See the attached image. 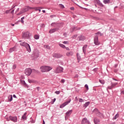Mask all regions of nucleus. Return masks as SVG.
Listing matches in <instances>:
<instances>
[{
    "instance_id": "15",
    "label": "nucleus",
    "mask_w": 124,
    "mask_h": 124,
    "mask_svg": "<svg viewBox=\"0 0 124 124\" xmlns=\"http://www.w3.org/2000/svg\"><path fill=\"white\" fill-rule=\"evenodd\" d=\"M59 31V29L58 28H54L53 29H51L49 32V33H54V32H56V31Z\"/></svg>"
},
{
    "instance_id": "60",
    "label": "nucleus",
    "mask_w": 124,
    "mask_h": 124,
    "mask_svg": "<svg viewBox=\"0 0 124 124\" xmlns=\"http://www.w3.org/2000/svg\"><path fill=\"white\" fill-rule=\"evenodd\" d=\"M43 124H45V121H44V120L43 121Z\"/></svg>"
},
{
    "instance_id": "29",
    "label": "nucleus",
    "mask_w": 124,
    "mask_h": 124,
    "mask_svg": "<svg viewBox=\"0 0 124 124\" xmlns=\"http://www.w3.org/2000/svg\"><path fill=\"white\" fill-rule=\"evenodd\" d=\"M95 34L99 35L100 36H102V35H103V34L101 33L100 31H98V32L95 33Z\"/></svg>"
},
{
    "instance_id": "58",
    "label": "nucleus",
    "mask_w": 124,
    "mask_h": 124,
    "mask_svg": "<svg viewBox=\"0 0 124 124\" xmlns=\"http://www.w3.org/2000/svg\"><path fill=\"white\" fill-rule=\"evenodd\" d=\"M121 93L124 94V90H123V91L121 92Z\"/></svg>"
},
{
    "instance_id": "16",
    "label": "nucleus",
    "mask_w": 124,
    "mask_h": 124,
    "mask_svg": "<svg viewBox=\"0 0 124 124\" xmlns=\"http://www.w3.org/2000/svg\"><path fill=\"white\" fill-rule=\"evenodd\" d=\"M87 48H88L87 45H84L82 47V51L85 55H86V50H87Z\"/></svg>"
},
{
    "instance_id": "48",
    "label": "nucleus",
    "mask_w": 124,
    "mask_h": 124,
    "mask_svg": "<svg viewBox=\"0 0 124 124\" xmlns=\"http://www.w3.org/2000/svg\"><path fill=\"white\" fill-rule=\"evenodd\" d=\"M99 114H100L101 116H101V118H103V114H102L100 112H99Z\"/></svg>"
},
{
    "instance_id": "43",
    "label": "nucleus",
    "mask_w": 124,
    "mask_h": 124,
    "mask_svg": "<svg viewBox=\"0 0 124 124\" xmlns=\"http://www.w3.org/2000/svg\"><path fill=\"white\" fill-rule=\"evenodd\" d=\"M61 83H62V84H63L65 82V80H64V79H62V80H61Z\"/></svg>"
},
{
    "instance_id": "33",
    "label": "nucleus",
    "mask_w": 124,
    "mask_h": 124,
    "mask_svg": "<svg viewBox=\"0 0 124 124\" xmlns=\"http://www.w3.org/2000/svg\"><path fill=\"white\" fill-rule=\"evenodd\" d=\"M103 2L104 3H105V4H107V3H109V0H104Z\"/></svg>"
},
{
    "instance_id": "30",
    "label": "nucleus",
    "mask_w": 124,
    "mask_h": 124,
    "mask_svg": "<svg viewBox=\"0 0 124 124\" xmlns=\"http://www.w3.org/2000/svg\"><path fill=\"white\" fill-rule=\"evenodd\" d=\"M44 48H46V49H48V50H50L51 49V47L49 46V45H45Z\"/></svg>"
},
{
    "instance_id": "55",
    "label": "nucleus",
    "mask_w": 124,
    "mask_h": 124,
    "mask_svg": "<svg viewBox=\"0 0 124 124\" xmlns=\"http://www.w3.org/2000/svg\"><path fill=\"white\" fill-rule=\"evenodd\" d=\"M75 99H76V100H77V101H78V97H76Z\"/></svg>"
},
{
    "instance_id": "38",
    "label": "nucleus",
    "mask_w": 124,
    "mask_h": 124,
    "mask_svg": "<svg viewBox=\"0 0 124 124\" xmlns=\"http://www.w3.org/2000/svg\"><path fill=\"white\" fill-rule=\"evenodd\" d=\"M118 117H119V114H117L115 115V117L114 118V120H116V119H117Z\"/></svg>"
},
{
    "instance_id": "27",
    "label": "nucleus",
    "mask_w": 124,
    "mask_h": 124,
    "mask_svg": "<svg viewBox=\"0 0 124 124\" xmlns=\"http://www.w3.org/2000/svg\"><path fill=\"white\" fill-rule=\"evenodd\" d=\"M40 7H35L34 8V9H35V10L36 11H39V12H41V10L40 9Z\"/></svg>"
},
{
    "instance_id": "54",
    "label": "nucleus",
    "mask_w": 124,
    "mask_h": 124,
    "mask_svg": "<svg viewBox=\"0 0 124 124\" xmlns=\"http://www.w3.org/2000/svg\"><path fill=\"white\" fill-rule=\"evenodd\" d=\"M13 97H14L15 98H16V95H15V94H14L13 95Z\"/></svg>"
},
{
    "instance_id": "13",
    "label": "nucleus",
    "mask_w": 124,
    "mask_h": 124,
    "mask_svg": "<svg viewBox=\"0 0 124 124\" xmlns=\"http://www.w3.org/2000/svg\"><path fill=\"white\" fill-rule=\"evenodd\" d=\"M78 39L79 41H84V40H85V39H86V37H85V36H82V35H80L78 37Z\"/></svg>"
},
{
    "instance_id": "47",
    "label": "nucleus",
    "mask_w": 124,
    "mask_h": 124,
    "mask_svg": "<svg viewBox=\"0 0 124 124\" xmlns=\"http://www.w3.org/2000/svg\"><path fill=\"white\" fill-rule=\"evenodd\" d=\"M31 123H32V124H34V123H35V121L31 120Z\"/></svg>"
},
{
    "instance_id": "8",
    "label": "nucleus",
    "mask_w": 124,
    "mask_h": 124,
    "mask_svg": "<svg viewBox=\"0 0 124 124\" xmlns=\"http://www.w3.org/2000/svg\"><path fill=\"white\" fill-rule=\"evenodd\" d=\"M81 124H91V123L86 118H83L81 121Z\"/></svg>"
},
{
    "instance_id": "64",
    "label": "nucleus",
    "mask_w": 124,
    "mask_h": 124,
    "mask_svg": "<svg viewBox=\"0 0 124 124\" xmlns=\"http://www.w3.org/2000/svg\"><path fill=\"white\" fill-rule=\"evenodd\" d=\"M19 22H20V21H18L17 22H16V24H18V23H19Z\"/></svg>"
},
{
    "instance_id": "39",
    "label": "nucleus",
    "mask_w": 124,
    "mask_h": 124,
    "mask_svg": "<svg viewBox=\"0 0 124 124\" xmlns=\"http://www.w3.org/2000/svg\"><path fill=\"white\" fill-rule=\"evenodd\" d=\"M85 87L86 89H87V90L89 91V85H88V84H85Z\"/></svg>"
},
{
    "instance_id": "32",
    "label": "nucleus",
    "mask_w": 124,
    "mask_h": 124,
    "mask_svg": "<svg viewBox=\"0 0 124 124\" xmlns=\"http://www.w3.org/2000/svg\"><path fill=\"white\" fill-rule=\"evenodd\" d=\"M34 38L35 39H39V35H35L34 36Z\"/></svg>"
},
{
    "instance_id": "14",
    "label": "nucleus",
    "mask_w": 124,
    "mask_h": 124,
    "mask_svg": "<svg viewBox=\"0 0 124 124\" xmlns=\"http://www.w3.org/2000/svg\"><path fill=\"white\" fill-rule=\"evenodd\" d=\"M93 122L95 124H99L100 121H99V119H98V118L94 117L93 119Z\"/></svg>"
},
{
    "instance_id": "31",
    "label": "nucleus",
    "mask_w": 124,
    "mask_h": 124,
    "mask_svg": "<svg viewBox=\"0 0 124 124\" xmlns=\"http://www.w3.org/2000/svg\"><path fill=\"white\" fill-rule=\"evenodd\" d=\"M58 24L53 22L52 23H51V27H54V28H56V26H57Z\"/></svg>"
},
{
    "instance_id": "5",
    "label": "nucleus",
    "mask_w": 124,
    "mask_h": 124,
    "mask_svg": "<svg viewBox=\"0 0 124 124\" xmlns=\"http://www.w3.org/2000/svg\"><path fill=\"white\" fill-rule=\"evenodd\" d=\"M63 68L59 66L54 71L55 73H62L63 72Z\"/></svg>"
},
{
    "instance_id": "4",
    "label": "nucleus",
    "mask_w": 124,
    "mask_h": 124,
    "mask_svg": "<svg viewBox=\"0 0 124 124\" xmlns=\"http://www.w3.org/2000/svg\"><path fill=\"white\" fill-rule=\"evenodd\" d=\"M31 34L30 33V32H23L22 33V38L23 39H30Z\"/></svg>"
},
{
    "instance_id": "62",
    "label": "nucleus",
    "mask_w": 124,
    "mask_h": 124,
    "mask_svg": "<svg viewBox=\"0 0 124 124\" xmlns=\"http://www.w3.org/2000/svg\"><path fill=\"white\" fill-rule=\"evenodd\" d=\"M96 70V69L94 68L93 69V71H95Z\"/></svg>"
},
{
    "instance_id": "35",
    "label": "nucleus",
    "mask_w": 124,
    "mask_h": 124,
    "mask_svg": "<svg viewBox=\"0 0 124 124\" xmlns=\"http://www.w3.org/2000/svg\"><path fill=\"white\" fill-rule=\"evenodd\" d=\"M99 82L100 83H101V84H102L103 85L105 83L104 80L101 79H99Z\"/></svg>"
},
{
    "instance_id": "44",
    "label": "nucleus",
    "mask_w": 124,
    "mask_h": 124,
    "mask_svg": "<svg viewBox=\"0 0 124 124\" xmlns=\"http://www.w3.org/2000/svg\"><path fill=\"white\" fill-rule=\"evenodd\" d=\"M65 49H66V50H67V51H69V47H66L65 46Z\"/></svg>"
},
{
    "instance_id": "59",
    "label": "nucleus",
    "mask_w": 124,
    "mask_h": 124,
    "mask_svg": "<svg viewBox=\"0 0 124 124\" xmlns=\"http://www.w3.org/2000/svg\"><path fill=\"white\" fill-rule=\"evenodd\" d=\"M42 12H43V13H45L46 12L45 10H43V11H42Z\"/></svg>"
},
{
    "instance_id": "36",
    "label": "nucleus",
    "mask_w": 124,
    "mask_h": 124,
    "mask_svg": "<svg viewBox=\"0 0 124 124\" xmlns=\"http://www.w3.org/2000/svg\"><path fill=\"white\" fill-rule=\"evenodd\" d=\"M60 7L61 8H62V9H63V8H64V6L62 4H60Z\"/></svg>"
},
{
    "instance_id": "57",
    "label": "nucleus",
    "mask_w": 124,
    "mask_h": 124,
    "mask_svg": "<svg viewBox=\"0 0 124 124\" xmlns=\"http://www.w3.org/2000/svg\"><path fill=\"white\" fill-rule=\"evenodd\" d=\"M11 25L12 26V27H14V26L15 25V24L11 23Z\"/></svg>"
},
{
    "instance_id": "18",
    "label": "nucleus",
    "mask_w": 124,
    "mask_h": 124,
    "mask_svg": "<svg viewBox=\"0 0 124 124\" xmlns=\"http://www.w3.org/2000/svg\"><path fill=\"white\" fill-rule=\"evenodd\" d=\"M16 46H14L13 47L10 48L9 53H12L13 52H14V51H16Z\"/></svg>"
},
{
    "instance_id": "56",
    "label": "nucleus",
    "mask_w": 124,
    "mask_h": 124,
    "mask_svg": "<svg viewBox=\"0 0 124 124\" xmlns=\"http://www.w3.org/2000/svg\"><path fill=\"white\" fill-rule=\"evenodd\" d=\"M6 119H7V121H10V119L9 118H7Z\"/></svg>"
},
{
    "instance_id": "34",
    "label": "nucleus",
    "mask_w": 124,
    "mask_h": 124,
    "mask_svg": "<svg viewBox=\"0 0 124 124\" xmlns=\"http://www.w3.org/2000/svg\"><path fill=\"white\" fill-rule=\"evenodd\" d=\"M17 67L16 64H14L12 66V69H15Z\"/></svg>"
},
{
    "instance_id": "53",
    "label": "nucleus",
    "mask_w": 124,
    "mask_h": 124,
    "mask_svg": "<svg viewBox=\"0 0 124 124\" xmlns=\"http://www.w3.org/2000/svg\"><path fill=\"white\" fill-rule=\"evenodd\" d=\"M70 9L71 10H74V7H71Z\"/></svg>"
},
{
    "instance_id": "25",
    "label": "nucleus",
    "mask_w": 124,
    "mask_h": 124,
    "mask_svg": "<svg viewBox=\"0 0 124 124\" xmlns=\"http://www.w3.org/2000/svg\"><path fill=\"white\" fill-rule=\"evenodd\" d=\"M59 45L60 47H61V48H62V49H65V46H64V45L59 43Z\"/></svg>"
},
{
    "instance_id": "40",
    "label": "nucleus",
    "mask_w": 124,
    "mask_h": 124,
    "mask_svg": "<svg viewBox=\"0 0 124 124\" xmlns=\"http://www.w3.org/2000/svg\"><path fill=\"white\" fill-rule=\"evenodd\" d=\"M55 93L56 94H60V93H61L60 91H56Z\"/></svg>"
},
{
    "instance_id": "49",
    "label": "nucleus",
    "mask_w": 124,
    "mask_h": 124,
    "mask_svg": "<svg viewBox=\"0 0 124 124\" xmlns=\"http://www.w3.org/2000/svg\"><path fill=\"white\" fill-rule=\"evenodd\" d=\"M73 38H76V37H77V35H75L73 36Z\"/></svg>"
},
{
    "instance_id": "21",
    "label": "nucleus",
    "mask_w": 124,
    "mask_h": 124,
    "mask_svg": "<svg viewBox=\"0 0 124 124\" xmlns=\"http://www.w3.org/2000/svg\"><path fill=\"white\" fill-rule=\"evenodd\" d=\"M110 85H111V86H109V89H111L113 87H114L116 85V84H115L114 83L111 82Z\"/></svg>"
},
{
    "instance_id": "37",
    "label": "nucleus",
    "mask_w": 124,
    "mask_h": 124,
    "mask_svg": "<svg viewBox=\"0 0 124 124\" xmlns=\"http://www.w3.org/2000/svg\"><path fill=\"white\" fill-rule=\"evenodd\" d=\"M78 101L79 102H84V100L82 98H79Z\"/></svg>"
},
{
    "instance_id": "20",
    "label": "nucleus",
    "mask_w": 124,
    "mask_h": 124,
    "mask_svg": "<svg viewBox=\"0 0 124 124\" xmlns=\"http://www.w3.org/2000/svg\"><path fill=\"white\" fill-rule=\"evenodd\" d=\"M90 103H91L90 102H86V103L83 105V107H84V108H87V107H88L89 105H90Z\"/></svg>"
},
{
    "instance_id": "11",
    "label": "nucleus",
    "mask_w": 124,
    "mask_h": 124,
    "mask_svg": "<svg viewBox=\"0 0 124 124\" xmlns=\"http://www.w3.org/2000/svg\"><path fill=\"white\" fill-rule=\"evenodd\" d=\"M71 101V99H70L69 100V101L64 103L63 104H62V105H61L60 106V108H63V107H64L65 106H66V105H67V104H68V103H70V102Z\"/></svg>"
},
{
    "instance_id": "46",
    "label": "nucleus",
    "mask_w": 124,
    "mask_h": 124,
    "mask_svg": "<svg viewBox=\"0 0 124 124\" xmlns=\"http://www.w3.org/2000/svg\"><path fill=\"white\" fill-rule=\"evenodd\" d=\"M21 22L22 24H24V19H22V18H21Z\"/></svg>"
},
{
    "instance_id": "2",
    "label": "nucleus",
    "mask_w": 124,
    "mask_h": 124,
    "mask_svg": "<svg viewBox=\"0 0 124 124\" xmlns=\"http://www.w3.org/2000/svg\"><path fill=\"white\" fill-rule=\"evenodd\" d=\"M53 68L49 66H43L40 67L41 71L42 72H48L50 70H52Z\"/></svg>"
},
{
    "instance_id": "45",
    "label": "nucleus",
    "mask_w": 124,
    "mask_h": 124,
    "mask_svg": "<svg viewBox=\"0 0 124 124\" xmlns=\"http://www.w3.org/2000/svg\"><path fill=\"white\" fill-rule=\"evenodd\" d=\"M52 101L53 103H54V102H55V101H56V98L52 99Z\"/></svg>"
},
{
    "instance_id": "28",
    "label": "nucleus",
    "mask_w": 124,
    "mask_h": 124,
    "mask_svg": "<svg viewBox=\"0 0 124 124\" xmlns=\"http://www.w3.org/2000/svg\"><path fill=\"white\" fill-rule=\"evenodd\" d=\"M23 9L24 10L25 12H27V11H29V10H30V7L27 6V7H25V8H23Z\"/></svg>"
},
{
    "instance_id": "41",
    "label": "nucleus",
    "mask_w": 124,
    "mask_h": 124,
    "mask_svg": "<svg viewBox=\"0 0 124 124\" xmlns=\"http://www.w3.org/2000/svg\"><path fill=\"white\" fill-rule=\"evenodd\" d=\"M63 44H68V41H64L63 42Z\"/></svg>"
},
{
    "instance_id": "22",
    "label": "nucleus",
    "mask_w": 124,
    "mask_h": 124,
    "mask_svg": "<svg viewBox=\"0 0 124 124\" xmlns=\"http://www.w3.org/2000/svg\"><path fill=\"white\" fill-rule=\"evenodd\" d=\"M13 99V97L12 96V95H10L8 97V101H12V99Z\"/></svg>"
},
{
    "instance_id": "24",
    "label": "nucleus",
    "mask_w": 124,
    "mask_h": 124,
    "mask_svg": "<svg viewBox=\"0 0 124 124\" xmlns=\"http://www.w3.org/2000/svg\"><path fill=\"white\" fill-rule=\"evenodd\" d=\"M27 112H25L23 114V115L22 116V119H23V120H26V119H27Z\"/></svg>"
},
{
    "instance_id": "52",
    "label": "nucleus",
    "mask_w": 124,
    "mask_h": 124,
    "mask_svg": "<svg viewBox=\"0 0 124 124\" xmlns=\"http://www.w3.org/2000/svg\"><path fill=\"white\" fill-rule=\"evenodd\" d=\"M39 89H40V87H37V90L38 92H39Z\"/></svg>"
},
{
    "instance_id": "42",
    "label": "nucleus",
    "mask_w": 124,
    "mask_h": 124,
    "mask_svg": "<svg viewBox=\"0 0 124 124\" xmlns=\"http://www.w3.org/2000/svg\"><path fill=\"white\" fill-rule=\"evenodd\" d=\"M68 117L69 116H67V115H66L65 116V121H67V120L68 119Z\"/></svg>"
},
{
    "instance_id": "3",
    "label": "nucleus",
    "mask_w": 124,
    "mask_h": 124,
    "mask_svg": "<svg viewBox=\"0 0 124 124\" xmlns=\"http://www.w3.org/2000/svg\"><path fill=\"white\" fill-rule=\"evenodd\" d=\"M21 46H23V47H25L26 49L28 52L29 53H31V46H30V45L25 42H22L20 43Z\"/></svg>"
},
{
    "instance_id": "7",
    "label": "nucleus",
    "mask_w": 124,
    "mask_h": 124,
    "mask_svg": "<svg viewBox=\"0 0 124 124\" xmlns=\"http://www.w3.org/2000/svg\"><path fill=\"white\" fill-rule=\"evenodd\" d=\"M33 56L34 58H38L39 57V51L38 50H35L33 53Z\"/></svg>"
},
{
    "instance_id": "9",
    "label": "nucleus",
    "mask_w": 124,
    "mask_h": 124,
    "mask_svg": "<svg viewBox=\"0 0 124 124\" xmlns=\"http://www.w3.org/2000/svg\"><path fill=\"white\" fill-rule=\"evenodd\" d=\"M94 43L96 45H99V42H98V36H97V35L95 36L94 38Z\"/></svg>"
},
{
    "instance_id": "61",
    "label": "nucleus",
    "mask_w": 124,
    "mask_h": 124,
    "mask_svg": "<svg viewBox=\"0 0 124 124\" xmlns=\"http://www.w3.org/2000/svg\"><path fill=\"white\" fill-rule=\"evenodd\" d=\"M66 34H67L66 33H63V35H64V36L66 35Z\"/></svg>"
},
{
    "instance_id": "6",
    "label": "nucleus",
    "mask_w": 124,
    "mask_h": 124,
    "mask_svg": "<svg viewBox=\"0 0 124 124\" xmlns=\"http://www.w3.org/2000/svg\"><path fill=\"white\" fill-rule=\"evenodd\" d=\"M9 119L10 121L13 122L14 123H17V117L16 116H9Z\"/></svg>"
},
{
    "instance_id": "10",
    "label": "nucleus",
    "mask_w": 124,
    "mask_h": 124,
    "mask_svg": "<svg viewBox=\"0 0 124 124\" xmlns=\"http://www.w3.org/2000/svg\"><path fill=\"white\" fill-rule=\"evenodd\" d=\"M52 56L53 57V58H56L57 59H60L61 58H62V55L60 54H58V53H54L52 54Z\"/></svg>"
},
{
    "instance_id": "12",
    "label": "nucleus",
    "mask_w": 124,
    "mask_h": 124,
    "mask_svg": "<svg viewBox=\"0 0 124 124\" xmlns=\"http://www.w3.org/2000/svg\"><path fill=\"white\" fill-rule=\"evenodd\" d=\"M74 54V52H73V51H70L66 53V56H67V57H71L73 56Z\"/></svg>"
},
{
    "instance_id": "23",
    "label": "nucleus",
    "mask_w": 124,
    "mask_h": 124,
    "mask_svg": "<svg viewBox=\"0 0 124 124\" xmlns=\"http://www.w3.org/2000/svg\"><path fill=\"white\" fill-rule=\"evenodd\" d=\"M28 82L30 84H31L32 83H35V82H36V81H35V80H34V79H28Z\"/></svg>"
},
{
    "instance_id": "1",
    "label": "nucleus",
    "mask_w": 124,
    "mask_h": 124,
    "mask_svg": "<svg viewBox=\"0 0 124 124\" xmlns=\"http://www.w3.org/2000/svg\"><path fill=\"white\" fill-rule=\"evenodd\" d=\"M32 72H35L36 73H38V72H39L38 70H35L34 69L31 70V68H27L25 69L24 73L27 75V76H30Z\"/></svg>"
},
{
    "instance_id": "19",
    "label": "nucleus",
    "mask_w": 124,
    "mask_h": 124,
    "mask_svg": "<svg viewBox=\"0 0 124 124\" xmlns=\"http://www.w3.org/2000/svg\"><path fill=\"white\" fill-rule=\"evenodd\" d=\"M77 60L79 62H80V61H81V56H80V54H79V53H77Z\"/></svg>"
},
{
    "instance_id": "51",
    "label": "nucleus",
    "mask_w": 124,
    "mask_h": 124,
    "mask_svg": "<svg viewBox=\"0 0 124 124\" xmlns=\"http://www.w3.org/2000/svg\"><path fill=\"white\" fill-rule=\"evenodd\" d=\"M6 14H8V13H9V10L6 11Z\"/></svg>"
},
{
    "instance_id": "17",
    "label": "nucleus",
    "mask_w": 124,
    "mask_h": 124,
    "mask_svg": "<svg viewBox=\"0 0 124 124\" xmlns=\"http://www.w3.org/2000/svg\"><path fill=\"white\" fill-rule=\"evenodd\" d=\"M73 110H72V109H71L68 111H67L65 113L66 116H67V117H69V116H70V115H71V114L72 113Z\"/></svg>"
},
{
    "instance_id": "26",
    "label": "nucleus",
    "mask_w": 124,
    "mask_h": 124,
    "mask_svg": "<svg viewBox=\"0 0 124 124\" xmlns=\"http://www.w3.org/2000/svg\"><path fill=\"white\" fill-rule=\"evenodd\" d=\"M25 10H24V9H22L19 13L17 14V15H21V14H23V13H25Z\"/></svg>"
},
{
    "instance_id": "50",
    "label": "nucleus",
    "mask_w": 124,
    "mask_h": 124,
    "mask_svg": "<svg viewBox=\"0 0 124 124\" xmlns=\"http://www.w3.org/2000/svg\"><path fill=\"white\" fill-rule=\"evenodd\" d=\"M19 10H20V8H18L16 9V12H18V11H19Z\"/></svg>"
},
{
    "instance_id": "63",
    "label": "nucleus",
    "mask_w": 124,
    "mask_h": 124,
    "mask_svg": "<svg viewBox=\"0 0 124 124\" xmlns=\"http://www.w3.org/2000/svg\"><path fill=\"white\" fill-rule=\"evenodd\" d=\"M21 19H22V20H24V19H25V17H24V16L22 17L21 18Z\"/></svg>"
}]
</instances>
